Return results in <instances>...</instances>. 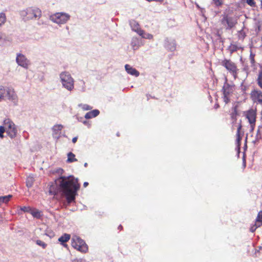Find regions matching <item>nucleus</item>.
<instances>
[{
	"label": "nucleus",
	"instance_id": "nucleus-46",
	"mask_svg": "<svg viewBox=\"0 0 262 262\" xmlns=\"http://www.w3.org/2000/svg\"><path fill=\"white\" fill-rule=\"evenodd\" d=\"M219 107V105L218 104L215 105V108H217Z\"/></svg>",
	"mask_w": 262,
	"mask_h": 262
},
{
	"label": "nucleus",
	"instance_id": "nucleus-33",
	"mask_svg": "<svg viewBox=\"0 0 262 262\" xmlns=\"http://www.w3.org/2000/svg\"><path fill=\"white\" fill-rule=\"evenodd\" d=\"M261 226V223H255V224L251 226V227L250 228V231L252 232H254L255 230L259 227H260Z\"/></svg>",
	"mask_w": 262,
	"mask_h": 262
},
{
	"label": "nucleus",
	"instance_id": "nucleus-27",
	"mask_svg": "<svg viewBox=\"0 0 262 262\" xmlns=\"http://www.w3.org/2000/svg\"><path fill=\"white\" fill-rule=\"evenodd\" d=\"M78 106L80 107L84 111H88L92 108L91 106L86 104H79Z\"/></svg>",
	"mask_w": 262,
	"mask_h": 262
},
{
	"label": "nucleus",
	"instance_id": "nucleus-28",
	"mask_svg": "<svg viewBox=\"0 0 262 262\" xmlns=\"http://www.w3.org/2000/svg\"><path fill=\"white\" fill-rule=\"evenodd\" d=\"M237 115V111L236 107H234L233 108V111L231 114V117L232 120L234 121L236 120V116Z\"/></svg>",
	"mask_w": 262,
	"mask_h": 262
},
{
	"label": "nucleus",
	"instance_id": "nucleus-29",
	"mask_svg": "<svg viewBox=\"0 0 262 262\" xmlns=\"http://www.w3.org/2000/svg\"><path fill=\"white\" fill-rule=\"evenodd\" d=\"M260 223L262 224V211H260L257 214L255 223Z\"/></svg>",
	"mask_w": 262,
	"mask_h": 262
},
{
	"label": "nucleus",
	"instance_id": "nucleus-24",
	"mask_svg": "<svg viewBox=\"0 0 262 262\" xmlns=\"http://www.w3.org/2000/svg\"><path fill=\"white\" fill-rule=\"evenodd\" d=\"M34 178L32 177H29L26 180V185L28 187H31L34 183Z\"/></svg>",
	"mask_w": 262,
	"mask_h": 262
},
{
	"label": "nucleus",
	"instance_id": "nucleus-38",
	"mask_svg": "<svg viewBox=\"0 0 262 262\" xmlns=\"http://www.w3.org/2000/svg\"><path fill=\"white\" fill-rule=\"evenodd\" d=\"M143 38H147V39H151L152 38V35L150 34L147 33L145 34L144 33L142 35H141Z\"/></svg>",
	"mask_w": 262,
	"mask_h": 262
},
{
	"label": "nucleus",
	"instance_id": "nucleus-6",
	"mask_svg": "<svg viewBox=\"0 0 262 262\" xmlns=\"http://www.w3.org/2000/svg\"><path fill=\"white\" fill-rule=\"evenodd\" d=\"M221 64L232 74L234 78H236L238 69L236 64L230 60L224 59L222 61Z\"/></svg>",
	"mask_w": 262,
	"mask_h": 262
},
{
	"label": "nucleus",
	"instance_id": "nucleus-39",
	"mask_svg": "<svg viewBox=\"0 0 262 262\" xmlns=\"http://www.w3.org/2000/svg\"><path fill=\"white\" fill-rule=\"evenodd\" d=\"M224 97H223V99H224V101L225 102V103H228L229 102V98L228 97V96H226V95H223Z\"/></svg>",
	"mask_w": 262,
	"mask_h": 262
},
{
	"label": "nucleus",
	"instance_id": "nucleus-42",
	"mask_svg": "<svg viewBox=\"0 0 262 262\" xmlns=\"http://www.w3.org/2000/svg\"><path fill=\"white\" fill-rule=\"evenodd\" d=\"M89 185V183L88 182H85L84 183H83V186L84 187H86L88 186Z\"/></svg>",
	"mask_w": 262,
	"mask_h": 262
},
{
	"label": "nucleus",
	"instance_id": "nucleus-30",
	"mask_svg": "<svg viewBox=\"0 0 262 262\" xmlns=\"http://www.w3.org/2000/svg\"><path fill=\"white\" fill-rule=\"evenodd\" d=\"M257 83L258 85L262 88V71H260L257 78Z\"/></svg>",
	"mask_w": 262,
	"mask_h": 262
},
{
	"label": "nucleus",
	"instance_id": "nucleus-49",
	"mask_svg": "<svg viewBox=\"0 0 262 262\" xmlns=\"http://www.w3.org/2000/svg\"><path fill=\"white\" fill-rule=\"evenodd\" d=\"M117 135L118 136H119V134H118V133L117 134Z\"/></svg>",
	"mask_w": 262,
	"mask_h": 262
},
{
	"label": "nucleus",
	"instance_id": "nucleus-47",
	"mask_svg": "<svg viewBox=\"0 0 262 262\" xmlns=\"http://www.w3.org/2000/svg\"><path fill=\"white\" fill-rule=\"evenodd\" d=\"M84 166L85 167H86L87 166H88V163H85L84 164Z\"/></svg>",
	"mask_w": 262,
	"mask_h": 262
},
{
	"label": "nucleus",
	"instance_id": "nucleus-18",
	"mask_svg": "<svg viewBox=\"0 0 262 262\" xmlns=\"http://www.w3.org/2000/svg\"><path fill=\"white\" fill-rule=\"evenodd\" d=\"M99 114V111L98 110H94L92 111L88 112L85 115V119H91L93 117H95L97 116Z\"/></svg>",
	"mask_w": 262,
	"mask_h": 262
},
{
	"label": "nucleus",
	"instance_id": "nucleus-20",
	"mask_svg": "<svg viewBox=\"0 0 262 262\" xmlns=\"http://www.w3.org/2000/svg\"><path fill=\"white\" fill-rule=\"evenodd\" d=\"M223 95L228 96L231 93V88L229 84L225 83L222 89Z\"/></svg>",
	"mask_w": 262,
	"mask_h": 262
},
{
	"label": "nucleus",
	"instance_id": "nucleus-34",
	"mask_svg": "<svg viewBox=\"0 0 262 262\" xmlns=\"http://www.w3.org/2000/svg\"><path fill=\"white\" fill-rule=\"evenodd\" d=\"M6 132L4 126H0V138H3L4 137V133Z\"/></svg>",
	"mask_w": 262,
	"mask_h": 262
},
{
	"label": "nucleus",
	"instance_id": "nucleus-36",
	"mask_svg": "<svg viewBox=\"0 0 262 262\" xmlns=\"http://www.w3.org/2000/svg\"><path fill=\"white\" fill-rule=\"evenodd\" d=\"M247 4L251 7L255 6V3L254 0H245Z\"/></svg>",
	"mask_w": 262,
	"mask_h": 262
},
{
	"label": "nucleus",
	"instance_id": "nucleus-26",
	"mask_svg": "<svg viewBox=\"0 0 262 262\" xmlns=\"http://www.w3.org/2000/svg\"><path fill=\"white\" fill-rule=\"evenodd\" d=\"M242 126L241 123L238 125V126L237 127V133H236V137H237L236 140L238 142H239L240 141L242 140V138L240 137V130L242 128Z\"/></svg>",
	"mask_w": 262,
	"mask_h": 262
},
{
	"label": "nucleus",
	"instance_id": "nucleus-44",
	"mask_svg": "<svg viewBox=\"0 0 262 262\" xmlns=\"http://www.w3.org/2000/svg\"><path fill=\"white\" fill-rule=\"evenodd\" d=\"M72 262H80V261L78 259H74L73 260Z\"/></svg>",
	"mask_w": 262,
	"mask_h": 262
},
{
	"label": "nucleus",
	"instance_id": "nucleus-13",
	"mask_svg": "<svg viewBox=\"0 0 262 262\" xmlns=\"http://www.w3.org/2000/svg\"><path fill=\"white\" fill-rule=\"evenodd\" d=\"M165 46L169 50L173 51L176 48V41L173 39L167 38L165 40Z\"/></svg>",
	"mask_w": 262,
	"mask_h": 262
},
{
	"label": "nucleus",
	"instance_id": "nucleus-16",
	"mask_svg": "<svg viewBox=\"0 0 262 262\" xmlns=\"http://www.w3.org/2000/svg\"><path fill=\"white\" fill-rule=\"evenodd\" d=\"M70 234L64 233L58 238V241L63 247H67L68 245L66 243L70 240Z\"/></svg>",
	"mask_w": 262,
	"mask_h": 262
},
{
	"label": "nucleus",
	"instance_id": "nucleus-14",
	"mask_svg": "<svg viewBox=\"0 0 262 262\" xmlns=\"http://www.w3.org/2000/svg\"><path fill=\"white\" fill-rule=\"evenodd\" d=\"M5 90L7 92V96L9 100H14L16 98V95L13 89L7 87L5 88Z\"/></svg>",
	"mask_w": 262,
	"mask_h": 262
},
{
	"label": "nucleus",
	"instance_id": "nucleus-12",
	"mask_svg": "<svg viewBox=\"0 0 262 262\" xmlns=\"http://www.w3.org/2000/svg\"><path fill=\"white\" fill-rule=\"evenodd\" d=\"M129 25L133 31L136 32L139 35H143L144 31L140 28L138 22L135 20H131L129 21Z\"/></svg>",
	"mask_w": 262,
	"mask_h": 262
},
{
	"label": "nucleus",
	"instance_id": "nucleus-4",
	"mask_svg": "<svg viewBox=\"0 0 262 262\" xmlns=\"http://www.w3.org/2000/svg\"><path fill=\"white\" fill-rule=\"evenodd\" d=\"M221 23L226 30H230L237 24V19L236 17H232L224 13L222 15Z\"/></svg>",
	"mask_w": 262,
	"mask_h": 262
},
{
	"label": "nucleus",
	"instance_id": "nucleus-1",
	"mask_svg": "<svg viewBox=\"0 0 262 262\" xmlns=\"http://www.w3.org/2000/svg\"><path fill=\"white\" fill-rule=\"evenodd\" d=\"M79 188L78 179L72 176L68 177L61 176L50 185L49 193L54 195L60 193L66 196L68 203L70 204L75 201Z\"/></svg>",
	"mask_w": 262,
	"mask_h": 262
},
{
	"label": "nucleus",
	"instance_id": "nucleus-43",
	"mask_svg": "<svg viewBox=\"0 0 262 262\" xmlns=\"http://www.w3.org/2000/svg\"><path fill=\"white\" fill-rule=\"evenodd\" d=\"M83 123L84 124H85V125H87V124H89V125H90V124L88 123V122H87L86 121H83Z\"/></svg>",
	"mask_w": 262,
	"mask_h": 262
},
{
	"label": "nucleus",
	"instance_id": "nucleus-23",
	"mask_svg": "<svg viewBox=\"0 0 262 262\" xmlns=\"http://www.w3.org/2000/svg\"><path fill=\"white\" fill-rule=\"evenodd\" d=\"M30 213L33 215V216L38 219L40 218L41 216L40 212L36 209H31V211H30Z\"/></svg>",
	"mask_w": 262,
	"mask_h": 262
},
{
	"label": "nucleus",
	"instance_id": "nucleus-32",
	"mask_svg": "<svg viewBox=\"0 0 262 262\" xmlns=\"http://www.w3.org/2000/svg\"><path fill=\"white\" fill-rule=\"evenodd\" d=\"M36 244L37 245L41 246L43 249H45L47 246V245L45 243L39 239L36 241Z\"/></svg>",
	"mask_w": 262,
	"mask_h": 262
},
{
	"label": "nucleus",
	"instance_id": "nucleus-2",
	"mask_svg": "<svg viewBox=\"0 0 262 262\" xmlns=\"http://www.w3.org/2000/svg\"><path fill=\"white\" fill-rule=\"evenodd\" d=\"M3 124L8 136L11 139L15 138L17 134V129L13 122L9 118L4 120Z\"/></svg>",
	"mask_w": 262,
	"mask_h": 262
},
{
	"label": "nucleus",
	"instance_id": "nucleus-9",
	"mask_svg": "<svg viewBox=\"0 0 262 262\" xmlns=\"http://www.w3.org/2000/svg\"><path fill=\"white\" fill-rule=\"evenodd\" d=\"M247 118L248 119L249 122L251 124L252 129H254V126L255 125L256 120V113L253 110H250L248 111L247 114Z\"/></svg>",
	"mask_w": 262,
	"mask_h": 262
},
{
	"label": "nucleus",
	"instance_id": "nucleus-25",
	"mask_svg": "<svg viewBox=\"0 0 262 262\" xmlns=\"http://www.w3.org/2000/svg\"><path fill=\"white\" fill-rule=\"evenodd\" d=\"M239 49V48L238 47H237L236 45H233V44H231V45L229 47V50L231 53L236 52Z\"/></svg>",
	"mask_w": 262,
	"mask_h": 262
},
{
	"label": "nucleus",
	"instance_id": "nucleus-37",
	"mask_svg": "<svg viewBox=\"0 0 262 262\" xmlns=\"http://www.w3.org/2000/svg\"><path fill=\"white\" fill-rule=\"evenodd\" d=\"M213 2L216 6H220L223 4L222 0H213Z\"/></svg>",
	"mask_w": 262,
	"mask_h": 262
},
{
	"label": "nucleus",
	"instance_id": "nucleus-10",
	"mask_svg": "<svg viewBox=\"0 0 262 262\" xmlns=\"http://www.w3.org/2000/svg\"><path fill=\"white\" fill-rule=\"evenodd\" d=\"M251 98L253 101L262 104V92L260 91L254 90L251 92Z\"/></svg>",
	"mask_w": 262,
	"mask_h": 262
},
{
	"label": "nucleus",
	"instance_id": "nucleus-45",
	"mask_svg": "<svg viewBox=\"0 0 262 262\" xmlns=\"http://www.w3.org/2000/svg\"><path fill=\"white\" fill-rule=\"evenodd\" d=\"M122 228H123V227H122V226L121 225H119V227H118V229H120V230H121V229H122Z\"/></svg>",
	"mask_w": 262,
	"mask_h": 262
},
{
	"label": "nucleus",
	"instance_id": "nucleus-22",
	"mask_svg": "<svg viewBox=\"0 0 262 262\" xmlns=\"http://www.w3.org/2000/svg\"><path fill=\"white\" fill-rule=\"evenodd\" d=\"M261 128V126H259L258 127V129L257 130V133H256V137H255V141H254V142L256 141L258 142L260 139H262V135L260 133V128Z\"/></svg>",
	"mask_w": 262,
	"mask_h": 262
},
{
	"label": "nucleus",
	"instance_id": "nucleus-5",
	"mask_svg": "<svg viewBox=\"0 0 262 262\" xmlns=\"http://www.w3.org/2000/svg\"><path fill=\"white\" fill-rule=\"evenodd\" d=\"M71 244L74 248L81 252L85 253L88 250V246L85 242L77 236L73 237Z\"/></svg>",
	"mask_w": 262,
	"mask_h": 262
},
{
	"label": "nucleus",
	"instance_id": "nucleus-7",
	"mask_svg": "<svg viewBox=\"0 0 262 262\" xmlns=\"http://www.w3.org/2000/svg\"><path fill=\"white\" fill-rule=\"evenodd\" d=\"M69 18L70 15L63 13H57L50 16L51 20L58 24L66 23Z\"/></svg>",
	"mask_w": 262,
	"mask_h": 262
},
{
	"label": "nucleus",
	"instance_id": "nucleus-11",
	"mask_svg": "<svg viewBox=\"0 0 262 262\" xmlns=\"http://www.w3.org/2000/svg\"><path fill=\"white\" fill-rule=\"evenodd\" d=\"M16 60L18 65L24 68H27L28 61L24 55L20 54L17 55Z\"/></svg>",
	"mask_w": 262,
	"mask_h": 262
},
{
	"label": "nucleus",
	"instance_id": "nucleus-41",
	"mask_svg": "<svg viewBox=\"0 0 262 262\" xmlns=\"http://www.w3.org/2000/svg\"><path fill=\"white\" fill-rule=\"evenodd\" d=\"M77 139L78 138L77 137H74L73 139H72V142L73 143H75L76 142L77 140Z\"/></svg>",
	"mask_w": 262,
	"mask_h": 262
},
{
	"label": "nucleus",
	"instance_id": "nucleus-15",
	"mask_svg": "<svg viewBox=\"0 0 262 262\" xmlns=\"http://www.w3.org/2000/svg\"><path fill=\"white\" fill-rule=\"evenodd\" d=\"M125 69L127 73L131 75L136 77H138L139 75V72L129 64H126L125 66Z\"/></svg>",
	"mask_w": 262,
	"mask_h": 262
},
{
	"label": "nucleus",
	"instance_id": "nucleus-17",
	"mask_svg": "<svg viewBox=\"0 0 262 262\" xmlns=\"http://www.w3.org/2000/svg\"><path fill=\"white\" fill-rule=\"evenodd\" d=\"M63 128V126L61 124L55 125L53 128V136L55 138H58L59 135L60 134V131Z\"/></svg>",
	"mask_w": 262,
	"mask_h": 262
},
{
	"label": "nucleus",
	"instance_id": "nucleus-3",
	"mask_svg": "<svg viewBox=\"0 0 262 262\" xmlns=\"http://www.w3.org/2000/svg\"><path fill=\"white\" fill-rule=\"evenodd\" d=\"M60 78L62 86L64 88L70 91L74 89V79L68 72H62L60 75Z\"/></svg>",
	"mask_w": 262,
	"mask_h": 262
},
{
	"label": "nucleus",
	"instance_id": "nucleus-8",
	"mask_svg": "<svg viewBox=\"0 0 262 262\" xmlns=\"http://www.w3.org/2000/svg\"><path fill=\"white\" fill-rule=\"evenodd\" d=\"M26 14L28 18L33 19L40 17L41 15V12L38 8L30 7L26 9Z\"/></svg>",
	"mask_w": 262,
	"mask_h": 262
},
{
	"label": "nucleus",
	"instance_id": "nucleus-31",
	"mask_svg": "<svg viewBox=\"0 0 262 262\" xmlns=\"http://www.w3.org/2000/svg\"><path fill=\"white\" fill-rule=\"evenodd\" d=\"M6 21V15L4 13H0V26Z\"/></svg>",
	"mask_w": 262,
	"mask_h": 262
},
{
	"label": "nucleus",
	"instance_id": "nucleus-21",
	"mask_svg": "<svg viewBox=\"0 0 262 262\" xmlns=\"http://www.w3.org/2000/svg\"><path fill=\"white\" fill-rule=\"evenodd\" d=\"M75 155L72 152H70L68 154V163H72L73 162L77 161V159L75 158Z\"/></svg>",
	"mask_w": 262,
	"mask_h": 262
},
{
	"label": "nucleus",
	"instance_id": "nucleus-48",
	"mask_svg": "<svg viewBox=\"0 0 262 262\" xmlns=\"http://www.w3.org/2000/svg\"><path fill=\"white\" fill-rule=\"evenodd\" d=\"M2 221V217L1 216V215L0 214V223Z\"/></svg>",
	"mask_w": 262,
	"mask_h": 262
},
{
	"label": "nucleus",
	"instance_id": "nucleus-19",
	"mask_svg": "<svg viewBox=\"0 0 262 262\" xmlns=\"http://www.w3.org/2000/svg\"><path fill=\"white\" fill-rule=\"evenodd\" d=\"M9 37L6 34L3 32H0V45H3L6 41H9Z\"/></svg>",
	"mask_w": 262,
	"mask_h": 262
},
{
	"label": "nucleus",
	"instance_id": "nucleus-40",
	"mask_svg": "<svg viewBox=\"0 0 262 262\" xmlns=\"http://www.w3.org/2000/svg\"><path fill=\"white\" fill-rule=\"evenodd\" d=\"M250 58L251 60V62L252 64H254L255 60H254V55H253L252 53L250 54Z\"/></svg>",
	"mask_w": 262,
	"mask_h": 262
},
{
	"label": "nucleus",
	"instance_id": "nucleus-35",
	"mask_svg": "<svg viewBox=\"0 0 262 262\" xmlns=\"http://www.w3.org/2000/svg\"><path fill=\"white\" fill-rule=\"evenodd\" d=\"M20 210L25 212H30V211H31V208L30 207L24 206L20 207Z\"/></svg>",
	"mask_w": 262,
	"mask_h": 262
}]
</instances>
